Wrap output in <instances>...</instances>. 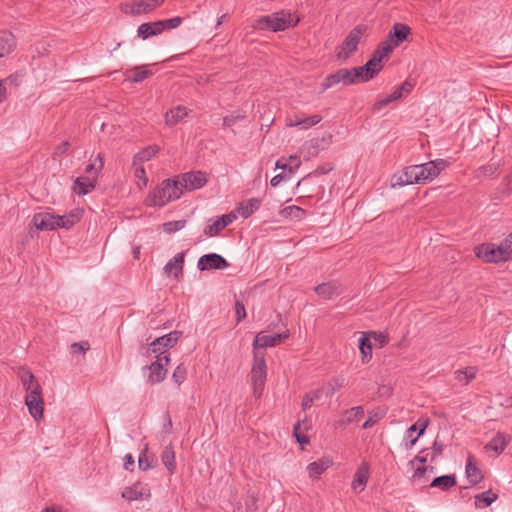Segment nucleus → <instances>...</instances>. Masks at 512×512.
<instances>
[{
	"instance_id": "c85d7f7f",
	"label": "nucleus",
	"mask_w": 512,
	"mask_h": 512,
	"mask_svg": "<svg viewBox=\"0 0 512 512\" xmlns=\"http://www.w3.org/2000/svg\"><path fill=\"white\" fill-rule=\"evenodd\" d=\"M261 201L257 198H251L248 201L241 202L237 207L238 214L243 218L250 217L260 207Z\"/></svg>"
},
{
	"instance_id": "37998d69",
	"label": "nucleus",
	"mask_w": 512,
	"mask_h": 512,
	"mask_svg": "<svg viewBox=\"0 0 512 512\" xmlns=\"http://www.w3.org/2000/svg\"><path fill=\"white\" fill-rule=\"evenodd\" d=\"M131 73L133 75L130 77V80L135 83L145 80L152 74V72L150 70L146 69L144 66H140V67L138 66V67L133 68L131 70Z\"/></svg>"
},
{
	"instance_id": "a19ab883",
	"label": "nucleus",
	"mask_w": 512,
	"mask_h": 512,
	"mask_svg": "<svg viewBox=\"0 0 512 512\" xmlns=\"http://www.w3.org/2000/svg\"><path fill=\"white\" fill-rule=\"evenodd\" d=\"M329 467V462L325 460H318L308 465V473L310 477H317L321 475Z\"/></svg>"
},
{
	"instance_id": "412c9836",
	"label": "nucleus",
	"mask_w": 512,
	"mask_h": 512,
	"mask_svg": "<svg viewBox=\"0 0 512 512\" xmlns=\"http://www.w3.org/2000/svg\"><path fill=\"white\" fill-rule=\"evenodd\" d=\"M96 183V176H80L74 181L73 190L76 194L84 196L95 189Z\"/></svg>"
},
{
	"instance_id": "de8ad7c7",
	"label": "nucleus",
	"mask_w": 512,
	"mask_h": 512,
	"mask_svg": "<svg viewBox=\"0 0 512 512\" xmlns=\"http://www.w3.org/2000/svg\"><path fill=\"white\" fill-rule=\"evenodd\" d=\"M349 71L351 73V78L354 80V84L370 80L369 78H366L368 73L364 70L363 66L351 68Z\"/></svg>"
},
{
	"instance_id": "423d86ee",
	"label": "nucleus",
	"mask_w": 512,
	"mask_h": 512,
	"mask_svg": "<svg viewBox=\"0 0 512 512\" xmlns=\"http://www.w3.org/2000/svg\"><path fill=\"white\" fill-rule=\"evenodd\" d=\"M155 358L156 360L154 362L144 368L149 370L148 382L151 384L160 383L165 379L167 374L166 367L170 362L169 355H155Z\"/></svg>"
},
{
	"instance_id": "4d7b16f0",
	"label": "nucleus",
	"mask_w": 512,
	"mask_h": 512,
	"mask_svg": "<svg viewBox=\"0 0 512 512\" xmlns=\"http://www.w3.org/2000/svg\"><path fill=\"white\" fill-rule=\"evenodd\" d=\"M183 19L179 16L166 19V20H159V22H162L164 26V30L166 29H174L179 27L182 24Z\"/></svg>"
},
{
	"instance_id": "6e6d98bb",
	"label": "nucleus",
	"mask_w": 512,
	"mask_h": 512,
	"mask_svg": "<svg viewBox=\"0 0 512 512\" xmlns=\"http://www.w3.org/2000/svg\"><path fill=\"white\" fill-rule=\"evenodd\" d=\"M444 450V444L435 440L433 446L431 448L430 453V461L434 462L440 455H442Z\"/></svg>"
},
{
	"instance_id": "49530a36",
	"label": "nucleus",
	"mask_w": 512,
	"mask_h": 512,
	"mask_svg": "<svg viewBox=\"0 0 512 512\" xmlns=\"http://www.w3.org/2000/svg\"><path fill=\"white\" fill-rule=\"evenodd\" d=\"M282 213L285 216L296 219V220H301L306 215V211L304 209H302L298 206H295V205L285 207L283 209Z\"/></svg>"
},
{
	"instance_id": "a878e982",
	"label": "nucleus",
	"mask_w": 512,
	"mask_h": 512,
	"mask_svg": "<svg viewBox=\"0 0 512 512\" xmlns=\"http://www.w3.org/2000/svg\"><path fill=\"white\" fill-rule=\"evenodd\" d=\"M16 46V41L12 33L8 31L0 32V58L10 54Z\"/></svg>"
},
{
	"instance_id": "603ef678",
	"label": "nucleus",
	"mask_w": 512,
	"mask_h": 512,
	"mask_svg": "<svg viewBox=\"0 0 512 512\" xmlns=\"http://www.w3.org/2000/svg\"><path fill=\"white\" fill-rule=\"evenodd\" d=\"M500 247L507 261L512 259V233H510L501 243Z\"/></svg>"
},
{
	"instance_id": "7ed1b4c3",
	"label": "nucleus",
	"mask_w": 512,
	"mask_h": 512,
	"mask_svg": "<svg viewBox=\"0 0 512 512\" xmlns=\"http://www.w3.org/2000/svg\"><path fill=\"white\" fill-rule=\"evenodd\" d=\"M267 376V366L265 361V352H255L253 355V364L251 368V384L253 394L259 398L264 390Z\"/></svg>"
},
{
	"instance_id": "f8f14e48",
	"label": "nucleus",
	"mask_w": 512,
	"mask_h": 512,
	"mask_svg": "<svg viewBox=\"0 0 512 512\" xmlns=\"http://www.w3.org/2000/svg\"><path fill=\"white\" fill-rule=\"evenodd\" d=\"M25 405L28 408L30 415L39 421L43 418L44 400L42 390L27 393L25 396Z\"/></svg>"
},
{
	"instance_id": "0eeeda50",
	"label": "nucleus",
	"mask_w": 512,
	"mask_h": 512,
	"mask_svg": "<svg viewBox=\"0 0 512 512\" xmlns=\"http://www.w3.org/2000/svg\"><path fill=\"white\" fill-rule=\"evenodd\" d=\"M476 256L487 263L506 262L503 251L499 245L483 243L475 248Z\"/></svg>"
},
{
	"instance_id": "5fc2aeb1",
	"label": "nucleus",
	"mask_w": 512,
	"mask_h": 512,
	"mask_svg": "<svg viewBox=\"0 0 512 512\" xmlns=\"http://www.w3.org/2000/svg\"><path fill=\"white\" fill-rule=\"evenodd\" d=\"M382 47V50L384 52H387L388 54L391 53L396 47L399 46L398 42L395 41V39L392 37L390 33H388L386 39L380 44Z\"/></svg>"
},
{
	"instance_id": "39448f33",
	"label": "nucleus",
	"mask_w": 512,
	"mask_h": 512,
	"mask_svg": "<svg viewBox=\"0 0 512 512\" xmlns=\"http://www.w3.org/2000/svg\"><path fill=\"white\" fill-rule=\"evenodd\" d=\"M366 29L364 25H357L348 33L337 52L338 59L346 60L357 50V46Z\"/></svg>"
},
{
	"instance_id": "393cba45",
	"label": "nucleus",
	"mask_w": 512,
	"mask_h": 512,
	"mask_svg": "<svg viewBox=\"0 0 512 512\" xmlns=\"http://www.w3.org/2000/svg\"><path fill=\"white\" fill-rule=\"evenodd\" d=\"M510 441V437L505 433L498 432L492 440L485 446L487 450L494 451L497 455L501 454Z\"/></svg>"
},
{
	"instance_id": "e2e57ef3",
	"label": "nucleus",
	"mask_w": 512,
	"mask_h": 512,
	"mask_svg": "<svg viewBox=\"0 0 512 512\" xmlns=\"http://www.w3.org/2000/svg\"><path fill=\"white\" fill-rule=\"evenodd\" d=\"M368 335L372 338H374L375 341H377L381 347H383L384 345H386L388 343V337L386 334L382 333V332H367Z\"/></svg>"
},
{
	"instance_id": "4468645a",
	"label": "nucleus",
	"mask_w": 512,
	"mask_h": 512,
	"mask_svg": "<svg viewBox=\"0 0 512 512\" xmlns=\"http://www.w3.org/2000/svg\"><path fill=\"white\" fill-rule=\"evenodd\" d=\"M229 266L224 257L219 254L211 253L201 256L197 262V268L200 271L215 269L222 270Z\"/></svg>"
},
{
	"instance_id": "5701e85b",
	"label": "nucleus",
	"mask_w": 512,
	"mask_h": 512,
	"mask_svg": "<svg viewBox=\"0 0 512 512\" xmlns=\"http://www.w3.org/2000/svg\"><path fill=\"white\" fill-rule=\"evenodd\" d=\"M164 31V26L162 22L155 21V22H147L141 24L137 29V35L138 37L142 38L143 40L156 36Z\"/></svg>"
},
{
	"instance_id": "4c0bfd02",
	"label": "nucleus",
	"mask_w": 512,
	"mask_h": 512,
	"mask_svg": "<svg viewBox=\"0 0 512 512\" xmlns=\"http://www.w3.org/2000/svg\"><path fill=\"white\" fill-rule=\"evenodd\" d=\"M389 33L400 45V43L407 39L408 35L411 33V30L405 24L396 23L394 24L393 29Z\"/></svg>"
},
{
	"instance_id": "72a5a7b5",
	"label": "nucleus",
	"mask_w": 512,
	"mask_h": 512,
	"mask_svg": "<svg viewBox=\"0 0 512 512\" xmlns=\"http://www.w3.org/2000/svg\"><path fill=\"white\" fill-rule=\"evenodd\" d=\"M322 120L320 115H312L304 118L295 117L294 120H290L289 126L291 127H301L302 129H308L312 126H315Z\"/></svg>"
},
{
	"instance_id": "6e6552de",
	"label": "nucleus",
	"mask_w": 512,
	"mask_h": 512,
	"mask_svg": "<svg viewBox=\"0 0 512 512\" xmlns=\"http://www.w3.org/2000/svg\"><path fill=\"white\" fill-rule=\"evenodd\" d=\"M421 183L424 184L436 178L442 170L447 166V161L444 159H436L423 164L416 165Z\"/></svg>"
},
{
	"instance_id": "09e8293b",
	"label": "nucleus",
	"mask_w": 512,
	"mask_h": 512,
	"mask_svg": "<svg viewBox=\"0 0 512 512\" xmlns=\"http://www.w3.org/2000/svg\"><path fill=\"white\" fill-rule=\"evenodd\" d=\"M134 176L137 179L136 184L140 190L147 186L148 178L146 176L144 167L138 165L135 166Z\"/></svg>"
},
{
	"instance_id": "2eb2a0df",
	"label": "nucleus",
	"mask_w": 512,
	"mask_h": 512,
	"mask_svg": "<svg viewBox=\"0 0 512 512\" xmlns=\"http://www.w3.org/2000/svg\"><path fill=\"white\" fill-rule=\"evenodd\" d=\"M339 83H342L345 86L354 84V80L351 78L349 69L342 68L332 74H329L322 82L321 86L323 90H327Z\"/></svg>"
},
{
	"instance_id": "052dcab7",
	"label": "nucleus",
	"mask_w": 512,
	"mask_h": 512,
	"mask_svg": "<svg viewBox=\"0 0 512 512\" xmlns=\"http://www.w3.org/2000/svg\"><path fill=\"white\" fill-rule=\"evenodd\" d=\"M428 459H430V453H429V449H424L422 450L418 455H416L410 462L409 464L411 466H414V464L416 462L418 463H421V464H424L428 461Z\"/></svg>"
},
{
	"instance_id": "7c9ffc66",
	"label": "nucleus",
	"mask_w": 512,
	"mask_h": 512,
	"mask_svg": "<svg viewBox=\"0 0 512 512\" xmlns=\"http://www.w3.org/2000/svg\"><path fill=\"white\" fill-rule=\"evenodd\" d=\"M358 342L359 350L362 356V362L367 363L372 358V345L368 333L362 332Z\"/></svg>"
},
{
	"instance_id": "e433bc0d",
	"label": "nucleus",
	"mask_w": 512,
	"mask_h": 512,
	"mask_svg": "<svg viewBox=\"0 0 512 512\" xmlns=\"http://www.w3.org/2000/svg\"><path fill=\"white\" fill-rule=\"evenodd\" d=\"M159 148L156 145L148 146L144 149H142L140 152H138L134 158H133V166H137L138 164L144 163L146 161H149L151 158H153Z\"/></svg>"
},
{
	"instance_id": "bf43d9fd",
	"label": "nucleus",
	"mask_w": 512,
	"mask_h": 512,
	"mask_svg": "<svg viewBox=\"0 0 512 512\" xmlns=\"http://www.w3.org/2000/svg\"><path fill=\"white\" fill-rule=\"evenodd\" d=\"M301 425H306V422L303 421L302 423L298 422L295 426H294V435L296 437V440L299 444L303 445V444H307L309 442V438L304 435V434H301L299 432L300 428H301Z\"/></svg>"
},
{
	"instance_id": "ddd939ff",
	"label": "nucleus",
	"mask_w": 512,
	"mask_h": 512,
	"mask_svg": "<svg viewBox=\"0 0 512 512\" xmlns=\"http://www.w3.org/2000/svg\"><path fill=\"white\" fill-rule=\"evenodd\" d=\"M418 169L416 165L406 167L399 174L394 175L392 187H403L412 184H422L418 175Z\"/></svg>"
},
{
	"instance_id": "ea45409f",
	"label": "nucleus",
	"mask_w": 512,
	"mask_h": 512,
	"mask_svg": "<svg viewBox=\"0 0 512 512\" xmlns=\"http://www.w3.org/2000/svg\"><path fill=\"white\" fill-rule=\"evenodd\" d=\"M455 379L459 382H463L465 385H467L471 380H473L476 377L477 374V368L476 367H466L464 369H460L455 371Z\"/></svg>"
},
{
	"instance_id": "9b49d317",
	"label": "nucleus",
	"mask_w": 512,
	"mask_h": 512,
	"mask_svg": "<svg viewBox=\"0 0 512 512\" xmlns=\"http://www.w3.org/2000/svg\"><path fill=\"white\" fill-rule=\"evenodd\" d=\"M180 180V186L183 190H196L202 188L207 183L206 174L201 171H191L176 176Z\"/></svg>"
},
{
	"instance_id": "c03bdc74",
	"label": "nucleus",
	"mask_w": 512,
	"mask_h": 512,
	"mask_svg": "<svg viewBox=\"0 0 512 512\" xmlns=\"http://www.w3.org/2000/svg\"><path fill=\"white\" fill-rule=\"evenodd\" d=\"M345 384L344 377H335L331 379L325 386L326 394L332 396L336 391L340 390Z\"/></svg>"
},
{
	"instance_id": "8fccbe9b",
	"label": "nucleus",
	"mask_w": 512,
	"mask_h": 512,
	"mask_svg": "<svg viewBox=\"0 0 512 512\" xmlns=\"http://www.w3.org/2000/svg\"><path fill=\"white\" fill-rule=\"evenodd\" d=\"M363 67L364 70L368 73L366 78L371 80L382 70L383 66L376 64L375 61L370 58V60L365 65H363Z\"/></svg>"
},
{
	"instance_id": "f03ea898",
	"label": "nucleus",
	"mask_w": 512,
	"mask_h": 512,
	"mask_svg": "<svg viewBox=\"0 0 512 512\" xmlns=\"http://www.w3.org/2000/svg\"><path fill=\"white\" fill-rule=\"evenodd\" d=\"M292 23L291 14L285 11H279L270 15L263 16L256 20L254 28L257 30H270L273 32L283 31L290 26H295L298 23Z\"/></svg>"
},
{
	"instance_id": "f3484780",
	"label": "nucleus",
	"mask_w": 512,
	"mask_h": 512,
	"mask_svg": "<svg viewBox=\"0 0 512 512\" xmlns=\"http://www.w3.org/2000/svg\"><path fill=\"white\" fill-rule=\"evenodd\" d=\"M370 477V466L367 462L363 461L356 469L354 474V478L351 484V488L353 491L360 493L362 492L369 480Z\"/></svg>"
},
{
	"instance_id": "680f3d73",
	"label": "nucleus",
	"mask_w": 512,
	"mask_h": 512,
	"mask_svg": "<svg viewBox=\"0 0 512 512\" xmlns=\"http://www.w3.org/2000/svg\"><path fill=\"white\" fill-rule=\"evenodd\" d=\"M69 147L70 143L68 141H63L55 148L53 153L54 158H61L64 154L67 153Z\"/></svg>"
},
{
	"instance_id": "864d4df0",
	"label": "nucleus",
	"mask_w": 512,
	"mask_h": 512,
	"mask_svg": "<svg viewBox=\"0 0 512 512\" xmlns=\"http://www.w3.org/2000/svg\"><path fill=\"white\" fill-rule=\"evenodd\" d=\"M186 375H187L186 368L182 364H180L175 368V370L172 374V379L179 386L185 381Z\"/></svg>"
},
{
	"instance_id": "9d476101",
	"label": "nucleus",
	"mask_w": 512,
	"mask_h": 512,
	"mask_svg": "<svg viewBox=\"0 0 512 512\" xmlns=\"http://www.w3.org/2000/svg\"><path fill=\"white\" fill-rule=\"evenodd\" d=\"M413 89V84L406 80L401 85L396 87L394 91L386 97L379 98L373 105V111H380L390 103L402 99L407 96Z\"/></svg>"
},
{
	"instance_id": "6ab92c4d",
	"label": "nucleus",
	"mask_w": 512,
	"mask_h": 512,
	"mask_svg": "<svg viewBox=\"0 0 512 512\" xmlns=\"http://www.w3.org/2000/svg\"><path fill=\"white\" fill-rule=\"evenodd\" d=\"M164 0H138L131 5H127L125 12L134 15L146 14L160 6Z\"/></svg>"
},
{
	"instance_id": "0e129e2a",
	"label": "nucleus",
	"mask_w": 512,
	"mask_h": 512,
	"mask_svg": "<svg viewBox=\"0 0 512 512\" xmlns=\"http://www.w3.org/2000/svg\"><path fill=\"white\" fill-rule=\"evenodd\" d=\"M235 314H236V320L237 322H241L246 317V310L240 301L235 302Z\"/></svg>"
},
{
	"instance_id": "1a4fd4ad",
	"label": "nucleus",
	"mask_w": 512,
	"mask_h": 512,
	"mask_svg": "<svg viewBox=\"0 0 512 512\" xmlns=\"http://www.w3.org/2000/svg\"><path fill=\"white\" fill-rule=\"evenodd\" d=\"M290 336L289 330H285L283 333L267 335L260 332L256 335L253 341V354L255 352H263L262 349L268 347H275L282 341L288 339Z\"/></svg>"
},
{
	"instance_id": "f704fd0d",
	"label": "nucleus",
	"mask_w": 512,
	"mask_h": 512,
	"mask_svg": "<svg viewBox=\"0 0 512 512\" xmlns=\"http://www.w3.org/2000/svg\"><path fill=\"white\" fill-rule=\"evenodd\" d=\"M161 460L167 470L173 474L176 469L175 452L171 445L166 446L161 454Z\"/></svg>"
},
{
	"instance_id": "69168bd1",
	"label": "nucleus",
	"mask_w": 512,
	"mask_h": 512,
	"mask_svg": "<svg viewBox=\"0 0 512 512\" xmlns=\"http://www.w3.org/2000/svg\"><path fill=\"white\" fill-rule=\"evenodd\" d=\"M389 54L382 50V47L379 45L378 48L373 52L371 59L375 61L376 64L382 65V60L387 57Z\"/></svg>"
},
{
	"instance_id": "cd10ccee",
	"label": "nucleus",
	"mask_w": 512,
	"mask_h": 512,
	"mask_svg": "<svg viewBox=\"0 0 512 512\" xmlns=\"http://www.w3.org/2000/svg\"><path fill=\"white\" fill-rule=\"evenodd\" d=\"M187 115H188V109L184 106L179 105V106L166 112L165 123L168 126H174L179 121H181L184 117H186Z\"/></svg>"
},
{
	"instance_id": "a211bd4d",
	"label": "nucleus",
	"mask_w": 512,
	"mask_h": 512,
	"mask_svg": "<svg viewBox=\"0 0 512 512\" xmlns=\"http://www.w3.org/2000/svg\"><path fill=\"white\" fill-rule=\"evenodd\" d=\"M150 496L151 493L148 486L140 482L126 487L122 492V497L128 501L144 500L148 499Z\"/></svg>"
},
{
	"instance_id": "c756f323",
	"label": "nucleus",
	"mask_w": 512,
	"mask_h": 512,
	"mask_svg": "<svg viewBox=\"0 0 512 512\" xmlns=\"http://www.w3.org/2000/svg\"><path fill=\"white\" fill-rule=\"evenodd\" d=\"M83 211L80 209L71 210L68 214L59 215V228L69 229L82 218Z\"/></svg>"
},
{
	"instance_id": "bb28decb",
	"label": "nucleus",
	"mask_w": 512,
	"mask_h": 512,
	"mask_svg": "<svg viewBox=\"0 0 512 512\" xmlns=\"http://www.w3.org/2000/svg\"><path fill=\"white\" fill-rule=\"evenodd\" d=\"M183 264L184 254L178 253L164 266V272L168 276L174 275L175 277H178V275L182 274Z\"/></svg>"
},
{
	"instance_id": "58836bf2",
	"label": "nucleus",
	"mask_w": 512,
	"mask_h": 512,
	"mask_svg": "<svg viewBox=\"0 0 512 512\" xmlns=\"http://www.w3.org/2000/svg\"><path fill=\"white\" fill-rule=\"evenodd\" d=\"M104 167V159L103 154L99 153L96 158L93 160V162L89 163L86 166L85 173L86 176H96V179L98 178V174Z\"/></svg>"
},
{
	"instance_id": "f257e3e1",
	"label": "nucleus",
	"mask_w": 512,
	"mask_h": 512,
	"mask_svg": "<svg viewBox=\"0 0 512 512\" xmlns=\"http://www.w3.org/2000/svg\"><path fill=\"white\" fill-rule=\"evenodd\" d=\"M182 195L180 180L176 176L172 179L163 180L145 198V205L148 207H163L166 204L179 199Z\"/></svg>"
},
{
	"instance_id": "b1692460",
	"label": "nucleus",
	"mask_w": 512,
	"mask_h": 512,
	"mask_svg": "<svg viewBox=\"0 0 512 512\" xmlns=\"http://www.w3.org/2000/svg\"><path fill=\"white\" fill-rule=\"evenodd\" d=\"M465 474H466L468 481L472 485L478 484L483 479L482 472L474 463V458L471 454L468 456V459H467V463H466V467H465Z\"/></svg>"
},
{
	"instance_id": "c9c22d12",
	"label": "nucleus",
	"mask_w": 512,
	"mask_h": 512,
	"mask_svg": "<svg viewBox=\"0 0 512 512\" xmlns=\"http://www.w3.org/2000/svg\"><path fill=\"white\" fill-rule=\"evenodd\" d=\"M428 424H429V420H428V419H427V420H424V421H422V422L418 421L417 423H415V424L411 425V426L407 429V436H408V437H412V434H413L414 432L418 431L417 436H416V437H414V438H411L410 442L407 444V448H412V447L416 444V442H417L418 438H419L422 434H424V432H425V430H426V428H427Z\"/></svg>"
},
{
	"instance_id": "774afa93",
	"label": "nucleus",
	"mask_w": 512,
	"mask_h": 512,
	"mask_svg": "<svg viewBox=\"0 0 512 512\" xmlns=\"http://www.w3.org/2000/svg\"><path fill=\"white\" fill-rule=\"evenodd\" d=\"M147 448L140 454L138 459V466L141 470H148L152 467V464L149 463L147 455H146Z\"/></svg>"
},
{
	"instance_id": "4be33fe9",
	"label": "nucleus",
	"mask_w": 512,
	"mask_h": 512,
	"mask_svg": "<svg viewBox=\"0 0 512 512\" xmlns=\"http://www.w3.org/2000/svg\"><path fill=\"white\" fill-rule=\"evenodd\" d=\"M315 293L323 299H332L341 293L340 284L332 281L322 283L314 288Z\"/></svg>"
},
{
	"instance_id": "338daca9",
	"label": "nucleus",
	"mask_w": 512,
	"mask_h": 512,
	"mask_svg": "<svg viewBox=\"0 0 512 512\" xmlns=\"http://www.w3.org/2000/svg\"><path fill=\"white\" fill-rule=\"evenodd\" d=\"M289 175H292L301 165L300 158L298 156H290L288 159Z\"/></svg>"
},
{
	"instance_id": "aec40b11",
	"label": "nucleus",
	"mask_w": 512,
	"mask_h": 512,
	"mask_svg": "<svg viewBox=\"0 0 512 512\" xmlns=\"http://www.w3.org/2000/svg\"><path fill=\"white\" fill-rule=\"evenodd\" d=\"M17 376L19 377L26 394L42 390L39 382L30 369L24 366L19 367Z\"/></svg>"
},
{
	"instance_id": "20e7f679",
	"label": "nucleus",
	"mask_w": 512,
	"mask_h": 512,
	"mask_svg": "<svg viewBox=\"0 0 512 512\" xmlns=\"http://www.w3.org/2000/svg\"><path fill=\"white\" fill-rule=\"evenodd\" d=\"M180 335V332L173 331L166 335L156 338L154 341H152V343L149 346L144 348L143 354L147 357H150L152 355H169L167 353L168 348L173 347L177 343Z\"/></svg>"
},
{
	"instance_id": "473e14b6",
	"label": "nucleus",
	"mask_w": 512,
	"mask_h": 512,
	"mask_svg": "<svg viewBox=\"0 0 512 512\" xmlns=\"http://www.w3.org/2000/svg\"><path fill=\"white\" fill-rule=\"evenodd\" d=\"M456 485L455 475H443L433 479L430 484L432 488H439L442 491H447Z\"/></svg>"
},
{
	"instance_id": "13d9d810",
	"label": "nucleus",
	"mask_w": 512,
	"mask_h": 512,
	"mask_svg": "<svg viewBox=\"0 0 512 512\" xmlns=\"http://www.w3.org/2000/svg\"><path fill=\"white\" fill-rule=\"evenodd\" d=\"M90 349V345L87 341L75 342L71 345V351L74 354H84Z\"/></svg>"
},
{
	"instance_id": "2f4dec72",
	"label": "nucleus",
	"mask_w": 512,
	"mask_h": 512,
	"mask_svg": "<svg viewBox=\"0 0 512 512\" xmlns=\"http://www.w3.org/2000/svg\"><path fill=\"white\" fill-rule=\"evenodd\" d=\"M474 499L476 508H486L498 499V494L494 493L492 490H487L477 494Z\"/></svg>"
},
{
	"instance_id": "79ce46f5",
	"label": "nucleus",
	"mask_w": 512,
	"mask_h": 512,
	"mask_svg": "<svg viewBox=\"0 0 512 512\" xmlns=\"http://www.w3.org/2000/svg\"><path fill=\"white\" fill-rule=\"evenodd\" d=\"M224 228L222 227V224L218 217L215 219H210L208 221V224L204 228V235L207 237H213L218 235Z\"/></svg>"
},
{
	"instance_id": "dca6fc26",
	"label": "nucleus",
	"mask_w": 512,
	"mask_h": 512,
	"mask_svg": "<svg viewBox=\"0 0 512 512\" xmlns=\"http://www.w3.org/2000/svg\"><path fill=\"white\" fill-rule=\"evenodd\" d=\"M59 220V215L41 212L33 216L32 222L38 230L48 231L59 228Z\"/></svg>"
},
{
	"instance_id": "a18cd8bd",
	"label": "nucleus",
	"mask_w": 512,
	"mask_h": 512,
	"mask_svg": "<svg viewBox=\"0 0 512 512\" xmlns=\"http://www.w3.org/2000/svg\"><path fill=\"white\" fill-rule=\"evenodd\" d=\"M364 416V409L362 406H355L345 411V421L346 423H352L354 421H358L360 418Z\"/></svg>"
},
{
	"instance_id": "3c124183",
	"label": "nucleus",
	"mask_w": 512,
	"mask_h": 512,
	"mask_svg": "<svg viewBox=\"0 0 512 512\" xmlns=\"http://www.w3.org/2000/svg\"><path fill=\"white\" fill-rule=\"evenodd\" d=\"M186 225V220L169 221L163 224V230L166 233H174L183 229Z\"/></svg>"
}]
</instances>
